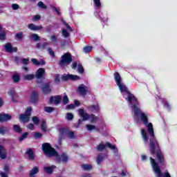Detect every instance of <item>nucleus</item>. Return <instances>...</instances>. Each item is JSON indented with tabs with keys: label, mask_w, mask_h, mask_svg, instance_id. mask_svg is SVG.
<instances>
[{
	"label": "nucleus",
	"mask_w": 177,
	"mask_h": 177,
	"mask_svg": "<svg viewBox=\"0 0 177 177\" xmlns=\"http://www.w3.org/2000/svg\"><path fill=\"white\" fill-rule=\"evenodd\" d=\"M80 76L78 75H63L62 77V81H68V80H71V81H77L78 80H80Z\"/></svg>",
	"instance_id": "10"
},
{
	"label": "nucleus",
	"mask_w": 177,
	"mask_h": 177,
	"mask_svg": "<svg viewBox=\"0 0 177 177\" xmlns=\"http://www.w3.org/2000/svg\"><path fill=\"white\" fill-rule=\"evenodd\" d=\"M82 124V120L79 119L78 123L75 124V128H80V126Z\"/></svg>",
	"instance_id": "59"
},
{
	"label": "nucleus",
	"mask_w": 177,
	"mask_h": 177,
	"mask_svg": "<svg viewBox=\"0 0 177 177\" xmlns=\"http://www.w3.org/2000/svg\"><path fill=\"white\" fill-rule=\"evenodd\" d=\"M117 85L119 87V89L122 93L124 92V94L123 95H127V101L130 104H133V103H136V101L138 100H136V97H135V95H133L132 93L128 91V88H127V86H125V84L121 82Z\"/></svg>",
	"instance_id": "3"
},
{
	"label": "nucleus",
	"mask_w": 177,
	"mask_h": 177,
	"mask_svg": "<svg viewBox=\"0 0 177 177\" xmlns=\"http://www.w3.org/2000/svg\"><path fill=\"white\" fill-rule=\"evenodd\" d=\"M106 147H109V149H111V150H113L114 153L117 154L118 153V150L115 149V145H111L110 142H106V145L100 144L97 145V149L98 151H103Z\"/></svg>",
	"instance_id": "8"
},
{
	"label": "nucleus",
	"mask_w": 177,
	"mask_h": 177,
	"mask_svg": "<svg viewBox=\"0 0 177 177\" xmlns=\"http://www.w3.org/2000/svg\"><path fill=\"white\" fill-rule=\"evenodd\" d=\"M30 101L32 103H37L38 102V92L33 91L32 93V96L30 97Z\"/></svg>",
	"instance_id": "22"
},
{
	"label": "nucleus",
	"mask_w": 177,
	"mask_h": 177,
	"mask_svg": "<svg viewBox=\"0 0 177 177\" xmlns=\"http://www.w3.org/2000/svg\"><path fill=\"white\" fill-rule=\"evenodd\" d=\"M149 160L151 161V165L153 168V171L156 174V176L158 177H162V173L161 172V169H160V167H158V164L157 162H156V160H154L153 158L150 157Z\"/></svg>",
	"instance_id": "7"
},
{
	"label": "nucleus",
	"mask_w": 177,
	"mask_h": 177,
	"mask_svg": "<svg viewBox=\"0 0 177 177\" xmlns=\"http://www.w3.org/2000/svg\"><path fill=\"white\" fill-rule=\"evenodd\" d=\"M42 138V133L39 132L35 133V139H41Z\"/></svg>",
	"instance_id": "48"
},
{
	"label": "nucleus",
	"mask_w": 177,
	"mask_h": 177,
	"mask_svg": "<svg viewBox=\"0 0 177 177\" xmlns=\"http://www.w3.org/2000/svg\"><path fill=\"white\" fill-rule=\"evenodd\" d=\"M23 78L26 81H31V80H34V78H35V75L34 74L24 75Z\"/></svg>",
	"instance_id": "29"
},
{
	"label": "nucleus",
	"mask_w": 177,
	"mask_h": 177,
	"mask_svg": "<svg viewBox=\"0 0 177 177\" xmlns=\"http://www.w3.org/2000/svg\"><path fill=\"white\" fill-rule=\"evenodd\" d=\"M12 80L14 82H19V81H20V77L19 76V75L15 74L12 75Z\"/></svg>",
	"instance_id": "42"
},
{
	"label": "nucleus",
	"mask_w": 177,
	"mask_h": 177,
	"mask_svg": "<svg viewBox=\"0 0 177 177\" xmlns=\"http://www.w3.org/2000/svg\"><path fill=\"white\" fill-rule=\"evenodd\" d=\"M55 78V84H59L60 83V75L55 74L54 76Z\"/></svg>",
	"instance_id": "37"
},
{
	"label": "nucleus",
	"mask_w": 177,
	"mask_h": 177,
	"mask_svg": "<svg viewBox=\"0 0 177 177\" xmlns=\"http://www.w3.org/2000/svg\"><path fill=\"white\" fill-rule=\"evenodd\" d=\"M55 168L56 166L52 165L51 167H45L44 169L47 174H52V172H53V169H55Z\"/></svg>",
	"instance_id": "27"
},
{
	"label": "nucleus",
	"mask_w": 177,
	"mask_h": 177,
	"mask_svg": "<svg viewBox=\"0 0 177 177\" xmlns=\"http://www.w3.org/2000/svg\"><path fill=\"white\" fill-rule=\"evenodd\" d=\"M41 129L42 132H47L48 125L46 124V121L42 120L41 124Z\"/></svg>",
	"instance_id": "28"
},
{
	"label": "nucleus",
	"mask_w": 177,
	"mask_h": 177,
	"mask_svg": "<svg viewBox=\"0 0 177 177\" xmlns=\"http://www.w3.org/2000/svg\"><path fill=\"white\" fill-rule=\"evenodd\" d=\"M33 19L35 21H38V20L41 19V16H39V15H35Z\"/></svg>",
	"instance_id": "61"
},
{
	"label": "nucleus",
	"mask_w": 177,
	"mask_h": 177,
	"mask_svg": "<svg viewBox=\"0 0 177 177\" xmlns=\"http://www.w3.org/2000/svg\"><path fill=\"white\" fill-rule=\"evenodd\" d=\"M4 49L8 53H12V52H17V47L12 46L10 43H8L4 46Z\"/></svg>",
	"instance_id": "13"
},
{
	"label": "nucleus",
	"mask_w": 177,
	"mask_h": 177,
	"mask_svg": "<svg viewBox=\"0 0 177 177\" xmlns=\"http://www.w3.org/2000/svg\"><path fill=\"white\" fill-rule=\"evenodd\" d=\"M164 107H165V109H167V110H171V106H169V104H168V102H165L164 104Z\"/></svg>",
	"instance_id": "62"
},
{
	"label": "nucleus",
	"mask_w": 177,
	"mask_h": 177,
	"mask_svg": "<svg viewBox=\"0 0 177 177\" xmlns=\"http://www.w3.org/2000/svg\"><path fill=\"white\" fill-rule=\"evenodd\" d=\"M86 127L87 131H88V132L93 131V129H95V132H100V129H99L98 127H97L93 124H86Z\"/></svg>",
	"instance_id": "20"
},
{
	"label": "nucleus",
	"mask_w": 177,
	"mask_h": 177,
	"mask_svg": "<svg viewBox=\"0 0 177 177\" xmlns=\"http://www.w3.org/2000/svg\"><path fill=\"white\" fill-rule=\"evenodd\" d=\"M14 131L17 132V133H21V127L17 124H15L13 126Z\"/></svg>",
	"instance_id": "33"
},
{
	"label": "nucleus",
	"mask_w": 177,
	"mask_h": 177,
	"mask_svg": "<svg viewBox=\"0 0 177 177\" xmlns=\"http://www.w3.org/2000/svg\"><path fill=\"white\" fill-rule=\"evenodd\" d=\"M45 64H46V62H45V60L44 59H41L40 62H39V65L45 66Z\"/></svg>",
	"instance_id": "63"
},
{
	"label": "nucleus",
	"mask_w": 177,
	"mask_h": 177,
	"mask_svg": "<svg viewBox=\"0 0 177 177\" xmlns=\"http://www.w3.org/2000/svg\"><path fill=\"white\" fill-rule=\"evenodd\" d=\"M73 118H74V115H73L71 113H66V120H68V121H71V120H73Z\"/></svg>",
	"instance_id": "43"
},
{
	"label": "nucleus",
	"mask_w": 177,
	"mask_h": 177,
	"mask_svg": "<svg viewBox=\"0 0 177 177\" xmlns=\"http://www.w3.org/2000/svg\"><path fill=\"white\" fill-rule=\"evenodd\" d=\"M12 120V116L8 114L0 113V122H6Z\"/></svg>",
	"instance_id": "16"
},
{
	"label": "nucleus",
	"mask_w": 177,
	"mask_h": 177,
	"mask_svg": "<svg viewBox=\"0 0 177 177\" xmlns=\"http://www.w3.org/2000/svg\"><path fill=\"white\" fill-rule=\"evenodd\" d=\"M41 89L45 95H48V93H50L52 92V89L50 88V82L45 83L41 87Z\"/></svg>",
	"instance_id": "12"
},
{
	"label": "nucleus",
	"mask_w": 177,
	"mask_h": 177,
	"mask_svg": "<svg viewBox=\"0 0 177 177\" xmlns=\"http://www.w3.org/2000/svg\"><path fill=\"white\" fill-rule=\"evenodd\" d=\"M91 50H92V46L84 47V53H88V52H91Z\"/></svg>",
	"instance_id": "47"
},
{
	"label": "nucleus",
	"mask_w": 177,
	"mask_h": 177,
	"mask_svg": "<svg viewBox=\"0 0 177 177\" xmlns=\"http://www.w3.org/2000/svg\"><path fill=\"white\" fill-rule=\"evenodd\" d=\"M28 28H29V30H31L32 31H38L39 30H42V28H44V26H38L34 24H30L28 25Z\"/></svg>",
	"instance_id": "17"
},
{
	"label": "nucleus",
	"mask_w": 177,
	"mask_h": 177,
	"mask_svg": "<svg viewBox=\"0 0 177 177\" xmlns=\"http://www.w3.org/2000/svg\"><path fill=\"white\" fill-rule=\"evenodd\" d=\"M12 10H17L20 9V6H19V4H17V3H12Z\"/></svg>",
	"instance_id": "44"
},
{
	"label": "nucleus",
	"mask_w": 177,
	"mask_h": 177,
	"mask_svg": "<svg viewBox=\"0 0 177 177\" xmlns=\"http://www.w3.org/2000/svg\"><path fill=\"white\" fill-rule=\"evenodd\" d=\"M37 6H39V8H41V9H46L48 8V6H46V5H45V3H44V2L42 1H39L37 3Z\"/></svg>",
	"instance_id": "36"
},
{
	"label": "nucleus",
	"mask_w": 177,
	"mask_h": 177,
	"mask_svg": "<svg viewBox=\"0 0 177 177\" xmlns=\"http://www.w3.org/2000/svg\"><path fill=\"white\" fill-rule=\"evenodd\" d=\"M77 66H78V64L77 62H74L72 65L73 70H75V68H77Z\"/></svg>",
	"instance_id": "64"
},
{
	"label": "nucleus",
	"mask_w": 177,
	"mask_h": 177,
	"mask_svg": "<svg viewBox=\"0 0 177 177\" xmlns=\"http://www.w3.org/2000/svg\"><path fill=\"white\" fill-rule=\"evenodd\" d=\"M88 92V87L85 84H80L77 88V93L80 96H86Z\"/></svg>",
	"instance_id": "11"
},
{
	"label": "nucleus",
	"mask_w": 177,
	"mask_h": 177,
	"mask_svg": "<svg viewBox=\"0 0 177 177\" xmlns=\"http://www.w3.org/2000/svg\"><path fill=\"white\" fill-rule=\"evenodd\" d=\"M59 133L62 136H67L69 139H75V134L74 131H71V130L66 129H61L59 130Z\"/></svg>",
	"instance_id": "9"
},
{
	"label": "nucleus",
	"mask_w": 177,
	"mask_h": 177,
	"mask_svg": "<svg viewBox=\"0 0 177 177\" xmlns=\"http://www.w3.org/2000/svg\"><path fill=\"white\" fill-rule=\"evenodd\" d=\"M114 80L117 84V85H120L121 84V75H120V73L118 72H115L114 74Z\"/></svg>",
	"instance_id": "25"
},
{
	"label": "nucleus",
	"mask_w": 177,
	"mask_h": 177,
	"mask_svg": "<svg viewBox=\"0 0 177 177\" xmlns=\"http://www.w3.org/2000/svg\"><path fill=\"white\" fill-rule=\"evenodd\" d=\"M28 62H29V59H26V58H24V59H23L21 60L22 64H25V65L28 64Z\"/></svg>",
	"instance_id": "58"
},
{
	"label": "nucleus",
	"mask_w": 177,
	"mask_h": 177,
	"mask_svg": "<svg viewBox=\"0 0 177 177\" xmlns=\"http://www.w3.org/2000/svg\"><path fill=\"white\" fill-rule=\"evenodd\" d=\"M62 35H64V38H68L70 37V33L66 29H62Z\"/></svg>",
	"instance_id": "35"
},
{
	"label": "nucleus",
	"mask_w": 177,
	"mask_h": 177,
	"mask_svg": "<svg viewBox=\"0 0 177 177\" xmlns=\"http://www.w3.org/2000/svg\"><path fill=\"white\" fill-rule=\"evenodd\" d=\"M3 170H4V174H9V172H10L9 165H6Z\"/></svg>",
	"instance_id": "52"
},
{
	"label": "nucleus",
	"mask_w": 177,
	"mask_h": 177,
	"mask_svg": "<svg viewBox=\"0 0 177 177\" xmlns=\"http://www.w3.org/2000/svg\"><path fill=\"white\" fill-rule=\"evenodd\" d=\"M23 37L22 32H17L15 35V38H17V39H23Z\"/></svg>",
	"instance_id": "50"
},
{
	"label": "nucleus",
	"mask_w": 177,
	"mask_h": 177,
	"mask_svg": "<svg viewBox=\"0 0 177 177\" xmlns=\"http://www.w3.org/2000/svg\"><path fill=\"white\" fill-rule=\"evenodd\" d=\"M39 172V168L37 166L34 167L32 169L29 171V176L34 177Z\"/></svg>",
	"instance_id": "19"
},
{
	"label": "nucleus",
	"mask_w": 177,
	"mask_h": 177,
	"mask_svg": "<svg viewBox=\"0 0 177 177\" xmlns=\"http://www.w3.org/2000/svg\"><path fill=\"white\" fill-rule=\"evenodd\" d=\"M8 175H9V174L5 173L3 171L0 172L1 177H9V176H8Z\"/></svg>",
	"instance_id": "60"
},
{
	"label": "nucleus",
	"mask_w": 177,
	"mask_h": 177,
	"mask_svg": "<svg viewBox=\"0 0 177 177\" xmlns=\"http://www.w3.org/2000/svg\"><path fill=\"white\" fill-rule=\"evenodd\" d=\"M53 110H55V109L51 106L44 107V111H46V113H52V111H53Z\"/></svg>",
	"instance_id": "38"
},
{
	"label": "nucleus",
	"mask_w": 177,
	"mask_h": 177,
	"mask_svg": "<svg viewBox=\"0 0 177 177\" xmlns=\"http://www.w3.org/2000/svg\"><path fill=\"white\" fill-rule=\"evenodd\" d=\"M6 38V33H5V31H2L1 33H0V40L5 41Z\"/></svg>",
	"instance_id": "41"
},
{
	"label": "nucleus",
	"mask_w": 177,
	"mask_h": 177,
	"mask_svg": "<svg viewBox=\"0 0 177 177\" xmlns=\"http://www.w3.org/2000/svg\"><path fill=\"white\" fill-rule=\"evenodd\" d=\"M75 105H74L73 104H71L66 106V109L67 110H73V109H75Z\"/></svg>",
	"instance_id": "54"
},
{
	"label": "nucleus",
	"mask_w": 177,
	"mask_h": 177,
	"mask_svg": "<svg viewBox=\"0 0 177 177\" xmlns=\"http://www.w3.org/2000/svg\"><path fill=\"white\" fill-rule=\"evenodd\" d=\"M32 63H33V64H35V66H39V62H38V59H35V58H32L31 59Z\"/></svg>",
	"instance_id": "51"
},
{
	"label": "nucleus",
	"mask_w": 177,
	"mask_h": 177,
	"mask_svg": "<svg viewBox=\"0 0 177 177\" xmlns=\"http://www.w3.org/2000/svg\"><path fill=\"white\" fill-rule=\"evenodd\" d=\"M48 43H38L36 44V47L37 48V49H44L45 48H46V46H48Z\"/></svg>",
	"instance_id": "30"
},
{
	"label": "nucleus",
	"mask_w": 177,
	"mask_h": 177,
	"mask_svg": "<svg viewBox=\"0 0 177 177\" xmlns=\"http://www.w3.org/2000/svg\"><path fill=\"white\" fill-rule=\"evenodd\" d=\"M6 132V128L1 127H0V134L1 135H4V133Z\"/></svg>",
	"instance_id": "53"
},
{
	"label": "nucleus",
	"mask_w": 177,
	"mask_h": 177,
	"mask_svg": "<svg viewBox=\"0 0 177 177\" xmlns=\"http://www.w3.org/2000/svg\"><path fill=\"white\" fill-rule=\"evenodd\" d=\"M26 154L28 156V158L30 160H33L35 158V157L34 156V152L31 149H29L26 151Z\"/></svg>",
	"instance_id": "26"
},
{
	"label": "nucleus",
	"mask_w": 177,
	"mask_h": 177,
	"mask_svg": "<svg viewBox=\"0 0 177 177\" xmlns=\"http://www.w3.org/2000/svg\"><path fill=\"white\" fill-rule=\"evenodd\" d=\"M79 115L82 117V118H83V121H88V120L91 119V122L92 124L97 121V117L93 114L89 115V114L85 113V111L82 109H79Z\"/></svg>",
	"instance_id": "4"
},
{
	"label": "nucleus",
	"mask_w": 177,
	"mask_h": 177,
	"mask_svg": "<svg viewBox=\"0 0 177 177\" xmlns=\"http://www.w3.org/2000/svg\"><path fill=\"white\" fill-rule=\"evenodd\" d=\"M44 74H45V69H44V68H39L36 71L35 77L39 80L40 78H42V77H44Z\"/></svg>",
	"instance_id": "18"
},
{
	"label": "nucleus",
	"mask_w": 177,
	"mask_h": 177,
	"mask_svg": "<svg viewBox=\"0 0 177 177\" xmlns=\"http://www.w3.org/2000/svg\"><path fill=\"white\" fill-rule=\"evenodd\" d=\"M31 111H32V108L28 106L26 110V113L19 115V121L24 123L28 122L30 117H31Z\"/></svg>",
	"instance_id": "6"
},
{
	"label": "nucleus",
	"mask_w": 177,
	"mask_h": 177,
	"mask_svg": "<svg viewBox=\"0 0 177 177\" xmlns=\"http://www.w3.org/2000/svg\"><path fill=\"white\" fill-rule=\"evenodd\" d=\"M8 156V151L5 148V147L0 145V158L1 160H5Z\"/></svg>",
	"instance_id": "15"
},
{
	"label": "nucleus",
	"mask_w": 177,
	"mask_h": 177,
	"mask_svg": "<svg viewBox=\"0 0 177 177\" xmlns=\"http://www.w3.org/2000/svg\"><path fill=\"white\" fill-rule=\"evenodd\" d=\"M77 71L80 73V74H82L84 73V67L82 65L79 64L77 66Z\"/></svg>",
	"instance_id": "45"
},
{
	"label": "nucleus",
	"mask_w": 177,
	"mask_h": 177,
	"mask_svg": "<svg viewBox=\"0 0 177 177\" xmlns=\"http://www.w3.org/2000/svg\"><path fill=\"white\" fill-rule=\"evenodd\" d=\"M48 51L49 54L50 55V56H52L53 57H55V52H53L52 50V48L49 47L48 48Z\"/></svg>",
	"instance_id": "55"
},
{
	"label": "nucleus",
	"mask_w": 177,
	"mask_h": 177,
	"mask_svg": "<svg viewBox=\"0 0 177 177\" xmlns=\"http://www.w3.org/2000/svg\"><path fill=\"white\" fill-rule=\"evenodd\" d=\"M8 95L11 96V97H13L16 95V92L15 91V90L11 89L8 91Z\"/></svg>",
	"instance_id": "49"
},
{
	"label": "nucleus",
	"mask_w": 177,
	"mask_h": 177,
	"mask_svg": "<svg viewBox=\"0 0 177 177\" xmlns=\"http://www.w3.org/2000/svg\"><path fill=\"white\" fill-rule=\"evenodd\" d=\"M138 100L136 103H133L131 104L133 113H134V118L135 120H138V118H140L141 121H142L144 125H146L147 128V131L149 138V151L152 156L156 154V158L160 164H164V156L161 152V149L160 148V145H158V141L157 138H156V136L154 135V129L153 128V124L149 123V120L147 119V113H143L140 108L138 106Z\"/></svg>",
	"instance_id": "1"
},
{
	"label": "nucleus",
	"mask_w": 177,
	"mask_h": 177,
	"mask_svg": "<svg viewBox=\"0 0 177 177\" xmlns=\"http://www.w3.org/2000/svg\"><path fill=\"white\" fill-rule=\"evenodd\" d=\"M105 157H106V155L104 153H100L98 154L96 159V162L97 165H100V164L102 163V161L104 160Z\"/></svg>",
	"instance_id": "21"
},
{
	"label": "nucleus",
	"mask_w": 177,
	"mask_h": 177,
	"mask_svg": "<svg viewBox=\"0 0 177 177\" xmlns=\"http://www.w3.org/2000/svg\"><path fill=\"white\" fill-rule=\"evenodd\" d=\"M28 129H30V131H34V124L32 123H30L28 126H27Z\"/></svg>",
	"instance_id": "56"
},
{
	"label": "nucleus",
	"mask_w": 177,
	"mask_h": 177,
	"mask_svg": "<svg viewBox=\"0 0 177 177\" xmlns=\"http://www.w3.org/2000/svg\"><path fill=\"white\" fill-rule=\"evenodd\" d=\"M73 62V57L70 53H66L61 57V60L59 62V65L61 66L66 64H70Z\"/></svg>",
	"instance_id": "5"
},
{
	"label": "nucleus",
	"mask_w": 177,
	"mask_h": 177,
	"mask_svg": "<svg viewBox=\"0 0 177 177\" xmlns=\"http://www.w3.org/2000/svg\"><path fill=\"white\" fill-rule=\"evenodd\" d=\"M89 111H92L93 113H97L99 110H100V107H99V104L91 105L88 106Z\"/></svg>",
	"instance_id": "23"
},
{
	"label": "nucleus",
	"mask_w": 177,
	"mask_h": 177,
	"mask_svg": "<svg viewBox=\"0 0 177 177\" xmlns=\"http://www.w3.org/2000/svg\"><path fill=\"white\" fill-rule=\"evenodd\" d=\"M62 102L64 104H67V103H68V97L66 95H64Z\"/></svg>",
	"instance_id": "46"
},
{
	"label": "nucleus",
	"mask_w": 177,
	"mask_h": 177,
	"mask_svg": "<svg viewBox=\"0 0 177 177\" xmlns=\"http://www.w3.org/2000/svg\"><path fill=\"white\" fill-rule=\"evenodd\" d=\"M32 121L35 124V125H39V118H38V117H37V116H34L32 118Z\"/></svg>",
	"instance_id": "34"
},
{
	"label": "nucleus",
	"mask_w": 177,
	"mask_h": 177,
	"mask_svg": "<svg viewBox=\"0 0 177 177\" xmlns=\"http://www.w3.org/2000/svg\"><path fill=\"white\" fill-rule=\"evenodd\" d=\"M41 147L46 157H55L57 162H58L59 164H60V162H67V161H68V156H67V153H63L59 156V153H57V151H56V149L52 147V145H50L49 143L46 142L42 144Z\"/></svg>",
	"instance_id": "2"
},
{
	"label": "nucleus",
	"mask_w": 177,
	"mask_h": 177,
	"mask_svg": "<svg viewBox=\"0 0 177 177\" xmlns=\"http://www.w3.org/2000/svg\"><path fill=\"white\" fill-rule=\"evenodd\" d=\"M141 135L142 136L144 142L147 143V142L149 141V136H147V133H146V130L142 129H141Z\"/></svg>",
	"instance_id": "24"
},
{
	"label": "nucleus",
	"mask_w": 177,
	"mask_h": 177,
	"mask_svg": "<svg viewBox=\"0 0 177 177\" xmlns=\"http://www.w3.org/2000/svg\"><path fill=\"white\" fill-rule=\"evenodd\" d=\"M81 167L84 171H91L92 169L91 165H82Z\"/></svg>",
	"instance_id": "32"
},
{
	"label": "nucleus",
	"mask_w": 177,
	"mask_h": 177,
	"mask_svg": "<svg viewBox=\"0 0 177 177\" xmlns=\"http://www.w3.org/2000/svg\"><path fill=\"white\" fill-rule=\"evenodd\" d=\"M51 9H53L55 10V12H56L59 16H60V15H62V13H60V11H59V10L57 8H56V7L51 6Z\"/></svg>",
	"instance_id": "57"
},
{
	"label": "nucleus",
	"mask_w": 177,
	"mask_h": 177,
	"mask_svg": "<svg viewBox=\"0 0 177 177\" xmlns=\"http://www.w3.org/2000/svg\"><path fill=\"white\" fill-rule=\"evenodd\" d=\"M93 4L97 9H100L102 8V3L100 2V0H93Z\"/></svg>",
	"instance_id": "31"
},
{
	"label": "nucleus",
	"mask_w": 177,
	"mask_h": 177,
	"mask_svg": "<svg viewBox=\"0 0 177 177\" xmlns=\"http://www.w3.org/2000/svg\"><path fill=\"white\" fill-rule=\"evenodd\" d=\"M62 102V97L60 95H55L54 97H50V103L52 104L54 103V104H60V102Z\"/></svg>",
	"instance_id": "14"
},
{
	"label": "nucleus",
	"mask_w": 177,
	"mask_h": 177,
	"mask_svg": "<svg viewBox=\"0 0 177 177\" xmlns=\"http://www.w3.org/2000/svg\"><path fill=\"white\" fill-rule=\"evenodd\" d=\"M31 38H32L33 41H39V36L35 33L31 35Z\"/></svg>",
	"instance_id": "40"
},
{
	"label": "nucleus",
	"mask_w": 177,
	"mask_h": 177,
	"mask_svg": "<svg viewBox=\"0 0 177 177\" xmlns=\"http://www.w3.org/2000/svg\"><path fill=\"white\" fill-rule=\"evenodd\" d=\"M28 136V133H23L19 138V142H22V140H24Z\"/></svg>",
	"instance_id": "39"
}]
</instances>
